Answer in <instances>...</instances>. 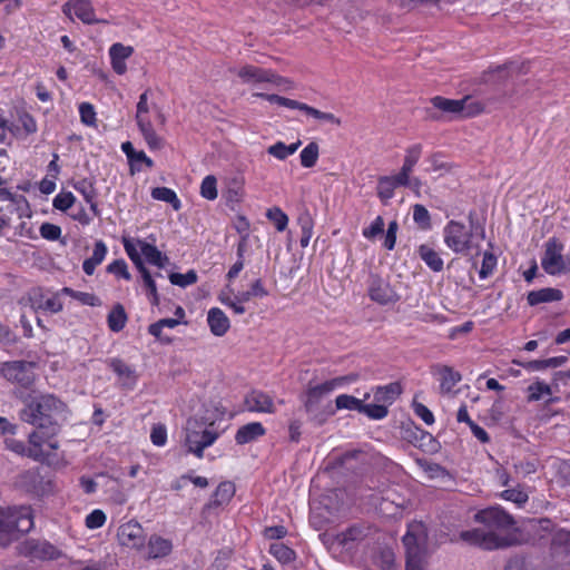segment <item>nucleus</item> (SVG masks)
I'll return each mask as SVG.
<instances>
[{"label": "nucleus", "instance_id": "obj_1", "mask_svg": "<svg viewBox=\"0 0 570 570\" xmlns=\"http://www.w3.org/2000/svg\"><path fill=\"white\" fill-rule=\"evenodd\" d=\"M23 407L19 411L21 421L36 426L46 436H53L58 433L62 422L69 415L68 405L58 396L51 393L31 392L22 396Z\"/></svg>", "mask_w": 570, "mask_h": 570}, {"label": "nucleus", "instance_id": "obj_19", "mask_svg": "<svg viewBox=\"0 0 570 570\" xmlns=\"http://www.w3.org/2000/svg\"><path fill=\"white\" fill-rule=\"evenodd\" d=\"M431 372L438 377L440 382L441 393L448 394L452 392L454 386L461 381V374L453 367L444 364H435L432 366Z\"/></svg>", "mask_w": 570, "mask_h": 570}, {"label": "nucleus", "instance_id": "obj_31", "mask_svg": "<svg viewBox=\"0 0 570 570\" xmlns=\"http://www.w3.org/2000/svg\"><path fill=\"white\" fill-rule=\"evenodd\" d=\"M562 292L558 288H541L539 291H532L528 294L527 301L531 306L539 305L541 303L558 302L562 299Z\"/></svg>", "mask_w": 570, "mask_h": 570}, {"label": "nucleus", "instance_id": "obj_54", "mask_svg": "<svg viewBox=\"0 0 570 570\" xmlns=\"http://www.w3.org/2000/svg\"><path fill=\"white\" fill-rule=\"evenodd\" d=\"M79 116L83 125L88 127L97 126V114L92 104L81 102L79 105Z\"/></svg>", "mask_w": 570, "mask_h": 570}, {"label": "nucleus", "instance_id": "obj_33", "mask_svg": "<svg viewBox=\"0 0 570 570\" xmlns=\"http://www.w3.org/2000/svg\"><path fill=\"white\" fill-rule=\"evenodd\" d=\"M73 188L82 195L86 203L89 204L91 212L98 215V205L96 202L97 191L94 181L87 178L80 179L73 184Z\"/></svg>", "mask_w": 570, "mask_h": 570}, {"label": "nucleus", "instance_id": "obj_64", "mask_svg": "<svg viewBox=\"0 0 570 570\" xmlns=\"http://www.w3.org/2000/svg\"><path fill=\"white\" fill-rule=\"evenodd\" d=\"M105 522H106V514L99 509L91 511L86 517V525L89 529H98V528L102 527L105 524Z\"/></svg>", "mask_w": 570, "mask_h": 570}, {"label": "nucleus", "instance_id": "obj_24", "mask_svg": "<svg viewBox=\"0 0 570 570\" xmlns=\"http://www.w3.org/2000/svg\"><path fill=\"white\" fill-rule=\"evenodd\" d=\"M134 53L131 46H125L116 42L109 48V57L112 70L117 75H124L127 71L126 60Z\"/></svg>", "mask_w": 570, "mask_h": 570}, {"label": "nucleus", "instance_id": "obj_18", "mask_svg": "<svg viewBox=\"0 0 570 570\" xmlns=\"http://www.w3.org/2000/svg\"><path fill=\"white\" fill-rule=\"evenodd\" d=\"M245 406L250 412L275 413L276 406L273 397L266 392L254 390L245 397Z\"/></svg>", "mask_w": 570, "mask_h": 570}, {"label": "nucleus", "instance_id": "obj_30", "mask_svg": "<svg viewBox=\"0 0 570 570\" xmlns=\"http://www.w3.org/2000/svg\"><path fill=\"white\" fill-rule=\"evenodd\" d=\"M265 434V428L259 422H252L240 426L235 435V441L238 444H246L257 440Z\"/></svg>", "mask_w": 570, "mask_h": 570}, {"label": "nucleus", "instance_id": "obj_62", "mask_svg": "<svg viewBox=\"0 0 570 570\" xmlns=\"http://www.w3.org/2000/svg\"><path fill=\"white\" fill-rule=\"evenodd\" d=\"M39 233L45 239L57 240L61 236V228L51 223H43L39 228Z\"/></svg>", "mask_w": 570, "mask_h": 570}, {"label": "nucleus", "instance_id": "obj_56", "mask_svg": "<svg viewBox=\"0 0 570 570\" xmlns=\"http://www.w3.org/2000/svg\"><path fill=\"white\" fill-rule=\"evenodd\" d=\"M364 537L363 529L356 525H353L345 531H342L337 534V540L344 547H348L351 542L361 540Z\"/></svg>", "mask_w": 570, "mask_h": 570}, {"label": "nucleus", "instance_id": "obj_59", "mask_svg": "<svg viewBox=\"0 0 570 570\" xmlns=\"http://www.w3.org/2000/svg\"><path fill=\"white\" fill-rule=\"evenodd\" d=\"M384 232V219L381 216L375 217V219L370 224L368 227L363 228L362 235L368 240L376 238L379 235Z\"/></svg>", "mask_w": 570, "mask_h": 570}, {"label": "nucleus", "instance_id": "obj_38", "mask_svg": "<svg viewBox=\"0 0 570 570\" xmlns=\"http://www.w3.org/2000/svg\"><path fill=\"white\" fill-rule=\"evenodd\" d=\"M108 326L112 332H120L127 323V314L121 304H116L108 314Z\"/></svg>", "mask_w": 570, "mask_h": 570}, {"label": "nucleus", "instance_id": "obj_11", "mask_svg": "<svg viewBox=\"0 0 570 570\" xmlns=\"http://www.w3.org/2000/svg\"><path fill=\"white\" fill-rule=\"evenodd\" d=\"M433 107L451 115H461L463 117H472L483 110V105L480 101L471 100L470 97L462 99H449L441 96L431 99Z\"/></svg>", "mask_w": 570, "mask_h": 570}, {"label": "nucleus", "instance_id": "obj_17", "mask_svg": "<svg viewBox=\"0 0 570 570\" xmlns=\"http://www.w3.org/2000/svg\"><path fill=\"white\" fill-rule=\"evenodd\" d=\"M426 533L422 522H413L409 524L407 531L403 537V543L406 548V556L420 554L423 552Z\"/></svg>", "mask_w": 570, "mask_h": 570}, {"label": "nucleus", "instance_id": "obj_6", "mask_svg": "<svg viewBox=\"0 0 570 570\" xmlns=\"http://www.w3.org/2000/svg\"><path fill=\"white\" fill-rule=\"evenodd\" d=\"M443 240L448 248L455 254H468L474 248H479L473 243V233L471 227L459 220H450L443 228Z\"/></svg>", "mask_w": 570, "mask_h": 570}, {"label": "nucleus", "instance_id": "obj_4", "mask_svg": "<svg viewBox=\"0 0 570 570\" xmlns=\"http://www.w3.org/2000/svg\"><path fill=\"white\" fill-rule=\"evenodd\" d=\"M6 446L19 455L45 462L48 460L51 451L59 448V443L50 436H45L43 432L32 431L29 434L28 444L16 439H7Z\"/></svg>", "mask_w": 570, "mask_h": 570}, {"label": "nucleus", "instance_id": "obj_60", "mask_svg": "<svg viewBox=\"0 0 570 570\" xmlns=\"http://www.w3.org/2000/svg\"><path fill=\"white\" fill-rule=\"evenodd\" d=\"M107 271H108V273L114 274L118 277H121L126 281L131 279V275L128 272L127 263L124 259H116V261L111 262L107 266Z\"/></svg>", "mask_w": 570, "mask_h": 570}, {"label": "nucleus", "instance_id": "obj_41", "mask_svg": "<svg viewBox=\"0 0 570 570\" xmlns=\"http://www.w3.org/2000/svg\"><path fill=\"white\" fill-rule=\"evenodd\" d=\"M298 225L301 227L299 244L303 248L307 247L313 236L314 220L308 212H305L298 217Z\"/></svg>", "mask_w": 570, "mask_h": 570}, {"label": "nucleus", "instance_id": "obj_44", "mask_svg": "<svg viewBox=\"0 0 570 570\" xmlns=\"http://www.w3.org/2000/svg\"><path fill=\"white\" fill-rule=\"evenodd\" d=\"M218 301L230 308L235 314L242 315L246 312L244 305L233 296V289L229 286L218 294Z\"/></svg>", "mask_w": 570, "mask_h": 570}, {"label": "nucleus", "instance_id": "obj_2", "mask_svg": "<svg viewBox=\"0 0 570 570\" xmlns=\"http://www.w3.org/2000/svg\"><path fill=\"white\" fill-rule=\"evenodd\" d=\"M474 520L476 522L483 523L489 529V531L481 532L475 530L462 532L461 537L464 540H470L472 537H474L476 540L481 539L480 544L487 550H493L507 547L509 544L505 538L499 537L494 533L495 530H509L514 524L512 517L508 514L503 509L500 507H490L480 510L475 513Z\"/></svg>", "mask_w": 570, "mask_h": 570}, {"label": "nucleus", "instance_id": "obj_15", "mask_svg": "<svg viewBox=\"0 0 570 570\" xmlns=\"http://www.w3.org/2000/svg\"><path fill=\"white\" fill-rule=\"evenodd\" d=\"M367 293L370 298L380 305L394 304L400 298L390 283L376 275L371 276Z\"/></svg>", "mask_w": 570, "mask_h": 570}, {"label": "nucleus", "instance_id": "obj_48", "mask_svg": "<svg viewBox=\"0 0 570 570\" xmlns=\"http://www.w3.org/2000/svg\"><path fill=\"white\" fill-rule=\"evenodd\" d=\"M269 553L283 563L291 562L295 557V552L282 542L272 543Z\"/></svg>", "mask_w": 570, "mask_h": 570}, {"label": "nucleus", "instance_id": "obj_29", "mask_svg": "<svg viewBox=\"0 0 570 570\" xmlns=\"http://www.w3.org/2000/svg\"><path fill=\"white\" fill-rule=\"evenodd\" d=\"M110 367L119 376L121 384L127 389H134L137 383L136 371L119 358L110 362Z\"/></svg>", "mask_w": 570, "mask_h": 570}, {"label": "nucleus", "instance_id": "obj_21", "mask_svg": "<svg viewBox=\"0 0 570 570\" xmlns=\"http://www.w3.org/2000/svg\"><path fill=\"white\" fill-rule=\"evenodd\" d=\"M121 150L128 159L130 173L132 175L141 171L142 165L147 168L154 167L153 159L148 157L144 150H136L130 141L122 142Z\"/></svg>", "mask_w": 570, "mask_h": 570}, {"label": "nucleus", "instance_id": "obj_14", "mask_svg": "<svg viewBox=\"0 0 570 570\" xmlns=\"http://www.w3.org/2000/svg\"><path fill=\"white\" fill-rule=\"evenodd\" d=\"M125 252L127 253V247L132 248L134 252L138 255L139 258L144 256L146 261L155 265L159 268H164L168 263V257L163 254L155 245L149 244L141 239H131L124 238L122 239Z\"/></svg>", "mask_w": 570, "mask_h": 570}, {"label": "nucleus", "instance_id": "obj_16", "mask_svg": "<svg viewBox=\"0 0 570 570\" xmlns=\"http://www.w3.org/2000/svg\"><path fill=\"white\" fill-rule=\"evenodd\" d=\"M117 537L119 543L124 547L135 550H141L145 547V531L137 521L131 520L121 524L118 529Z\"/></svg>", "mask_w": 570, "mask_h": 570}, {"label": "nucleus", "instance_id": "obj_45", "mask_svg": "<svg viewBox=\"0 0 570 570\" xmlns=\"http://www.w3.org/2000/svg\"><path fill=\"white\" fill-rule=\"evenodd\" d=\"M527 392L528 401L535 402L542 400L546 396H550L552 394V389L550 385L542 381H535L528 386Z\"/></svg>", "mask_w": 570, "mask_h": 570}, {"label": "nucleus", "instance_id": "obj_37", "mask_svg": "<svg viewBox=\"0 0 570 570\" xmlns=\"http://www.w3.org/2000/svg\"><path fill=\"white\" fill-rule=\"evenodd\" d=\"M235 494V487L232 482H222L209 502V507H219L230 501Z\"/></svg>", "mask_w": 570, "mask_h": 570}, {"label": "nucleus", "instance_id": "obj_39", "mask_svg": "<svg viewBox=\"0 0 570 570\" xmlns=\"http://www.w3.org/2000/svg\"><path fill=\"white\" fill-rule=\"evenodd\" d=\"M299 146V140L291 145H285L283 141H277L267 148V153L278 160H285L287 157L294 155Z\"/></svg>", "mask_w": 570, "mask_h": 570}, {"label": "nucleus", "instance_id": "obj_35", "mask_svg": "<svg viewBox=\"0 0 570 570\" xmlns=\"http://www.w3.org/2000/svg\"><path fill=\"white\" fill-rule=\"evenodd\" d=\"M423 153V146L421 144H413L405 149L402 167L400 169L404 175H412L414 167L419 163Z\"/></svg>", "mask_w": 570, "mask_h": 570}, {"label": "nucleus", "instance_id": "obj_26", "mask_svg": "<svg viewBox=\"0 0 570 570\" xmlns=\"http://www.w3.org/2000/svg\"><path fill=\"white\" fill-rule=\"evenodd\" d=\"M30 301L36 309H43L51 313H58L62 309V302L58 294L47 295L41 289H38L32 292Z\"/></svg>", "mask_w": 570, "mask_h": 570}, {"label": "nucleus", "instance_id": "obj_8", "mask_svg": "<svg viewBox=\"0 0 570 570\" xmlns=\"http://www.w3.org/2000/svg\"><path fill=\"white\" fill-rule=\"evenodd\" d=\"M149 92L150 90L147 89L139 96L136 110V122L147 146L153 150H158L164 147V139L157 135L149 118Z\"/></svg>", "mask_w": 570, "mask_h": 570}, {"label": "nucleus", "instance_id": "obj_53", "mask_svg": "<svg viewBox=\"0 0 570 570\" xmlns=\"http://www.w3.org/2000/svg\"><path fill=\"white\" fill-rule=\"evenodd\" d=\"M200 195L208 200H215L217 198V179L215 176L208 175L203 179L200 184Z\"/></svg>", "mask_w": 570, "mask_h": 570}, {"label": "nucleus", "instance_id": "obj_10", "mask_svg": "<svg viewBox=\"0 0 570 570\" xmlns=\"http://www.w3.org/2000/svg\"><path fill=\"white\" fill-rule=\"evenodd\" d=\"M253 97L263 98L271 104H275V105L286 107L289 109L301 110V111L305 112L307 116H311L317 120L327 121V122H331L334 125H341V120L337 117H335V115H333L331 112L321 111L314 107H311L304 102H299L294 99H289V98L282 97V96L274 95V94H265V92H254Z\"/></svg>", "mask_w": 570, "mask_h": 570}, {"label": "nucleus", "instance_id": "obj_55", "mask_svg": "<svg viewBox=\"0 0 570 570\" xmlns=\"http://www.w3.org/2000/svg\"><path fill=\"white\" fill-rule=\"evenodd\" d=\"M361 413L371 420H382L387 415L389 410L386 405L377 402L375 404L363 403Z\"/></svg>", "mask_w": 570, "mask_h": 570}, {"label": "nucleus", "instance_id": "obj_46", "mask_svg": "<svg viewBox=\"0 0 570 570\" xmlns=\"http://www.w3.org/2000/svg\"><path fill=\"white\" fill-rule=\"evenodd\" d=\"M363 400L350 394H340L335 399L336 410L357 411L361 413Z\"/></svg>", "mask_w": 570, "mask_h": 570}, {"label": "nucleus", "instance_id": "obj_7", "mask_svg": "<svg viewBox=\"0 0 570 570\" xmlns=\"http://www.w3.org/2000/svg\"><path fill=\"white\" fill-rule=\"evenodd\" d=\"M358 380V375L356 373H350L347 375H342L337 377H333L320 384L309 386L306 390L304 406L307 412L313 411L320 401L326 395L333 393L338 389L346 387Z\"/></svg>", "mask_w": 570, "mask_h": 570}, {"label": "nucleus", "instance_id": "obj_43", "mask_svg": "<svg viewBox=\"0 0 570 570\" xmlns=\"http://www.w3.org/2000/svg\"><path fill=\"white\" fill-rule=\"evenodd\" d=\"M320 156V147L315 141L307 144L299 154L301 165L304 168H312L316 165Z\"/></svg>", "mask_w": 570, "mask_h": 570}, {"label": "nucleus", "instance_id": "obj_61", "mask_svg": "<svg viewBox=\"0 0 570 570\" xmlns=\"http://www.w3.org/2000/svg\"><path fill=\"white\" fill-rule=\"evenodd\" d=\"M501 498L517 503L519 507L523 505L528 502L529 497L528 494L519 489H508L501 492Z\"/></svg>", "mask_w": 570, "mask_h": 570}, {"label": "nucleus", "instance_id": "obj_50", "mask_svg": "<svg viewBox=\"0 0 570 570\" xmlns=\"http://www.w3.org/2000/svg\"><path fill=\"white\" fill-rule=\"evenodd\" d=\"M198 279L197 273L194 269H189L185 274L180 273H171L169 274V281L173 285L179 286V287H187L193 284H195Z\"/></svg>", "mask_w": 570, "mask_h": 570}, {"label": "nucleus", "instance_id": "obj_13", "mask_svg": "<svg viewBox=\"0 0 570 570\" xmlns=\"http://www.w3.org/2000/svg\"><path fill=\"white\" fill-rule=\"evenodd\" d=\"M63 14L73 21L75 17L85 24L106 23L96 17L91 0H67L62 6Z\"/></svg>", "mask_w": 570, "mask_h": 570}, {"label": "nucleus", "instance_id": "obj_40", "mask_svg": "<svg viewBox=\"0 0 570 570\" xmlns=\"http://www.w3.org/2000/svg\"><path fill=\"white\" fill-rule=\"evenodd\" d=\"M151 197L156 200L168 203L175 210L180 209L181 202L177 197L175 190L168 187H155L151 190Z\"/></svg>", "mask_w": 570, "mask_h": 570}, {"label": "nucleus", "instance_id": "obj_9", "mask_svg": "<svg viewBox=\"0 0 570 570\" xmlns=\"http://www.w3.org/2000/svg\"><path fill=\"white\" fill-rule=\"evenodd\" d=\"M564 246L556 237H551L544 245V253L541 258L543 271L552 276L570 272V258L563 255Z\"/></svg>", "mask_w": 570, "mask_h": 570}, {"label": "nucleus", "instance_id": "obj_20", "mask_svg": "<svg viewBox=\"0 0 570 570\" xmlns=\"http://www.w3.org/2000/svg\"><path fill=\"white\" fill-rule=\"evenodd\" d=\"M407 176L399 171L395 175L382 176L377 180V196L382 200H389L394 196V190L407 184Z\"/></svg>", "mask_w": 570, "mask_h": 570}, {"label": "nucleus", "instance_id": "obj_5", "mask_svg": "<svg viewBox=\"0 0 570 570\" xmlns=\"http://www.w3.org/2000/svg\"><path fill=\"white\" fill-rule=\"evenodd\" d=\"M213 423L205 425L198 420H188L185 429V445L188 452L198 459L204 456V450L212 446L219 438V433L213 429Z\"/></svg>", "mask_w": 570, "mask_h": 570}, {"label": "nucleus", "instance_id": "obj_36", "mask_svg": "<svg viewBox=\"0 0 570 570\" xmlns=\"http://www.w3.org/2000/svg\"><path fill=\"white\" fill-rule=\"evenodd\" d=\"M420 258L433 272H441L443 269V259L440 254L426 244H422L417 249Z\"/></svg>", "mask_w": 570, "mask_h": 570}, {"label": "nucleus", "instance_id": "obj_3", "mask_svg": "<svg viewBox=\"0 0 570 570\" xmlns=\"http://www.w3.org/2000/svg\"><path fill=\"white\" fill-rule=\"evenodd\" d=\"M33 528L30 507L0 508V546L7 547Z\"/></svg>", "mask_w": 570, "mask_h": 570}, {"label": "nucleus", "instance_id": "obj_52", "mask_svg": "<svg viewBox=\"0 0 570 570\" xmlns=\"http://www.w3.org/2000/svg\"><path fill=\"white\" fill-rule=\"evenodd\" d=\"M266 217L275 225L278 232H284L288 225V216L279 207L269 208L266 212Z\"/></svg>", "mask_w": 570, "mask_h": 570}, {"label": "nucleus", "instance_id": "obj_25", "mask_svg": "<svg viewBox=\"0 0 570 570\" xmlns=\"http://www.w3.org/2000/svg\"><path fill=\"white\" fill-rule=\"evenodd\" d=\"M147 558L161 559L168 557L174 549L173 541L159 534H151L147 541Z\"/></svg>", "mask_w": 570, "mask_h": 570}, {"label": "nucleus", "instance_id": "obj_32", "mask_svg": "<svg viewBox=\"0 0 570 570\" xmlns=\"http://www.w3.org/2000/svg\"><path fill=\"white\" fill-rule=\"evenodd\" d=\"M108 253V248L102 240H97L94 246L92 255L85 259L82 263V269L85 274L92 275L98 265H100Z\"/></svg>", "mask_w": 570, "mask_h": 570}, {"label": "nucleus", "instance_id": "obj_63", "mask_svg": "<svg viewBox=\"0 0 570 570\" xmlns=\"http://www.w3.org/2000/svg\"><path fill=\"white\" fill-rule=\"evenodd\" d=\"M397 230H399L397 222L396 220L390 222V224L387 226V230H386L385 236H384V242H383V246L387 250L394 249L395 243H396Z\"/></svg>", "mask_w": 570, "mask_h": 570}, {"label": "nucleus", "instance_id": "obj_49", "mask_svg": "<svg viewBox=\"0 0 570 570\" xmlns=\"http://www.w3.org/2000/svg\"><path fill=\"white\" fill-rule=\"evenodd\" d=\"M429 167L425 169L428 173H448L451 166L443 160V156L440 153H434L426 158Z\"/></svg>", "mask_w": 570, "mask_h": 570}, {"label": "nucleus", "instance_id": "obj_27", "mask_svg": "<svg viewBox=\"0 0 570 570\" xmlns=\"http://www.w3.org/2000/svg\"><path fill=\"white\" fill-rule=\"evenodd\" d=\"M372 391L375 402L389 406L401 395L402 386L399 382H392L376 386Z\"/></svg>", "mask_w": 570, "mask_h": 570}, {"label": "nucleus", "instance_id": "obj_34", "mask_svg": "<svg viewBox=\"0 0 570 570\" xmlns=\"http://www.w3.org/2000/svg\"><path fill=\"white\" fill-rule=\"evenodd\" d=\"M19 126H8V130L16 137L28 136L37 132L38 126L36 119L28 112H21L19 115Z\"/></svg>", "mask_w": 570, "mask_h": 570}, {"label": "nucleus", "instance_id": "obj_47", "mask_svg": "<svg viewBox=\"0 0 570 570\" xmlns=\"http://www.w3.org/2000/svg\"><path fill=\"white\" fill-rule=\"evenodd\" d=\"M413 220L423 230H429L432 227L430 213L421 204L413 206Z\"/></svg>", "mask_w": 570, "mask_h": 570}, {"label": "nucleus", "instance_id": "obj_58", "mask_svg": "<svg viewBox=\"0 0 570 570\" xmlns=\"http://www.w3.org/2000/svg\"><path fill=\"white\" fill-rule=\"evenodd\" d=\"M76 202V197L70 191H62L55 196L52 205L56 209L66 212Z\"/></svg>", "mask_w": 570, "mask_h": 570}, {"label": "nucleus", "instance_id": "obj_28", "mask_svg": "<svg viewBox=\"0 0 570 570\" xmlns=\"http://www.w3.org/2000/svg\"><path fill=\"white\" fill-rule=\"evenodd\" d=\"M207 323L210 332L215 336H223L230 327V323L226 314L218 307H213L207 313Z\"/></svg>", "mask_w": 570, "mask_h": 570}, {"label": "nucleus", "instance_id": "obj_51", "mask_svg": "<svg viewBox=\"0 0 570 570\" xmlns=\"http://www.w3.org/2000/svg\"><path fill=\"white\" fill-rule=\"evenodd\" d=\"M62 292L72 298L79 301L83 305L88 306H99L101 304L100 299L91 293L77 292L69 287H63Z\"/></svg>", "mask_w": 570, "mask_h": 570}, {"label": "nucleus", "instance_id": "obj_42", "mask_svg": "<svg viewBox=\"0 0 570 570\" xmlns=\"http://www.w3.org/2000/svg\"><path fill=\"white\" fill-rule=\"evenodd\" d=\"M31 553L36 558L45 560H55L60 557V551L49 542H37L32 546Z\"/></svg>", "mask_w": 570, "mask_h": 570}, {"label": "nucleus", "instance_id": "obj_12", "mask_svg": "<svg viewBox=\"0 0 570 570\" xmlns=\"http://www.w3.org/2000/svg\"><path fill=\"white\" fill-rule=\"evenodd\" d=\"M237 77L243 83L258 85V83H273L275 86H283L288 83V80L272 69H264L252 65H246L237 69Z\"/></svg>", "mask_w": 570, "mask_h": 570}, {"label": "nucleus", "instance_id": "obj_23", "mask_svg": "<svg viewBox=\"0 0 570 570\" xmlns=\"http://www.w3.org/2000/svg\"><path fill=\"white\" fill-rule=\"evenodd\" d=\"M27 368L28 364L22 361L6 362L1 365V374L9 381L27 385L32 381Z\"/></svg>", "mask_w": 570, "mask_h": 570}, {"label": "nucleus", "instance_id": "obj_57", "mask_svg": "<svg viewBox=\"0 0 570 570\" xmlns=\"http://www.w3.org/2000/svg\"><path fill=\"white\" fill-rule=\"evenodd\" d=\"M495 267H497V257L492 253L485 252L483 254L481 268L479 271L480 278L481 279L488 278L490 275L493 274Z\"/></svg>", "mask_w": 570, "mask_h": 570}, {"label": "nucleus", "instance_id": "obj_22", "mask_svg": "<svg viewBox=\"0 0 570 570\" xmlns=\"http://www.w3.org/2000/svg\"><path fill=\"white\" fill-rule=\"evenodd\" d=\"M127 255L130 258V261L134 263L136 268L141 274L144 284L149 293L150 302L153 305H157L159 303L158 292L156 283L149 273V271L146 268L142 258H139L138 255L134 252L132 248L127 247Z\"/></svg>", "mask_w": 570, "mask_h": 570}]
</instances>
